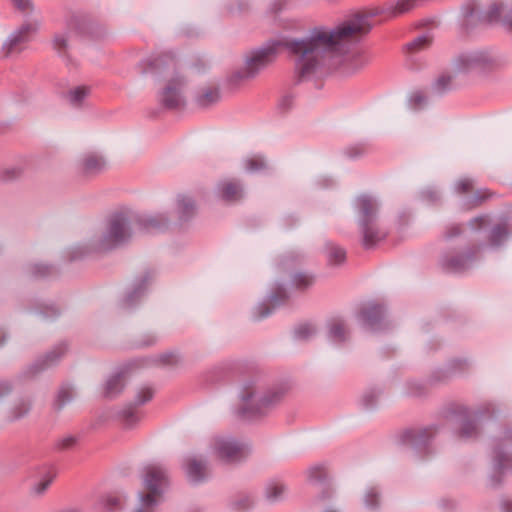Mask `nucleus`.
<instances>
[{"instance_id": "f257e3e1", "label": "nucleus", "mask_w": 512, "mask_h": 512, "mask_svg": "<svg viewBox=\"0 0 512 512\" xmlns=\"http://www.w3.org/2000/svg\"><path fill=\"white\" fill-rule=\"evenodd\" d=\"M373 27L371 16L355 14L334 29L316 27L308 36L287 43L294 60L295 74L306 79L322 68L340 69L351 74L367 64L359 52H350L349 44L367 35Z\"/></svg>"}, {"instance_id": "f03ea898", "label": "nucleus", "mask_w": 512, "mask_h": 512, "mask_svg": "<svg viewBox=\"0 0 512 512\" xmlns=\"http://www.w3.org/2000/svg\"><path fill=\"white\" fill-rule=\"evenodd\" d=\"M283 388L264 389L258 381L245 383L241 391L240 413L246 417L262 415L284 397Z\"/></svg>"}, {"instance_id": "7ed1b4c3", "label": "nucleus", "mask_w": 512, "mask_h": 512, "mask_svg": "<svg viewBox=\"0 0 512 512\" xmlns=\"http://www.w3.org/2000/svg\"><path fill=\"white\" fill-rule=\"evenodd\" d=\"M464 16L467 28L501 23L512 34V1H494L485 10H479L478 3L472 0L465 5Z\"/></svg>"}, {"instance_id": "20e7f679", "label": "nucleus", "mask_w": 512, "mask_h": 512, "mask_svg": "<svg viewBox=\"0 0 512 512\" xmlns=\"http://www.w3.org/2000/svg\"><path fill=\"white\" fill-rule=\"evenodd\" d=\"M358 223L363 235V245L371 248L382 241L387 233L377 224L378 205L369 195H360L355 201Z\"/></svg>"}, {"instance_id": "39448f33", "label": "nucleus", "mask_w": 512, "mask_h": 512, "mask_svg": "<svg viewBox=\"0 0 512 512\" xmlns=\"http://www.w3.org/2000/svg\"><path fill=\"white\" fill-rule=\"evenodd\" d=\"M296 40L297 39L273 41L263 48L252 51L247 55L244 66L232 75L231 80L234 83H238L254 79L263 69L275 60L280 47H284L289 51L287 43Z\"/></svg>"}, {"instance_id": "423d86ee", "label": "nucleus", "mask_w": 512, "mask_h": 512, "mask_svg": "<svg viewBox=\"0 0 512 512\" xmlns=\"http://www.w3.org/2000/svg\"><path fill=\"white\" fill-rule=\"evenodd\" d=\"M167 483L166 470L157 464H150L144 469V486L146 494L140 495V504L135 512H154L160 502L162 488Z\"/></svg>"}, {"instance_id": "0eeeda50", "label": "nucleus", "mask_w": 512, "mask_h": 512, "mask_svg": "<svg viewBox=\"0 0 512 512\" xmlns=\"http://www.w3.org/2000/svg\"><path fill=\"white\" fill-rule=\"evenodd\" d=\"M130 219L125 213H116L108 221L107 228L99 243L97 249L109 250L124 242L131 237Z\"/></svg>"}, {"instance_id": "6e6552de", "label": "nucleus", "mask_w": 512, "mask_h": 512, "mask_svg": "<svg viewBox=\"0 0 512 512\" xmlns=\"http://www.w3.org/2000/svg\"><path fill=\"white\" fill-rule=\"evenodd\" d=\"M492 58L483 52H471L459 55L454 62L456 72L464 73L473 70H484L491 67Z\"/></svg>"}, {"instance_id": "1a4fd4ad", "label": "nucleus", "mask_w": 512, "mask_h": 512, "mask_svg": "<svg viewBox=\"0 0 512 512\" xmlns=\"http://www.w3.org/2000/svg\"><path fill=\"white\" fill-rule=\"evenodd\" d=\"M214 448L217 456L227 463L238 462L247 454L244 445L224 437L215 439Z\"/></svg>"}, {"instance_id": "9d476101", "label": "nucleus", "mask_w": 512, "mask_h": 512, "mask_svg": "<svg viewBox=\"0 0 512 512\" xmlns=\"http://www.w3.org/2000/svg\"><path fill=\"white\" fill-rule=\"evenodd\" d=\"M183 86L184 80L179 76L172 77L168 80L160 95V100L166 108L176 109L184 105L182 95Z\"/></svg>"}, {"instance_id": "9b49d317", "label": "nucleus", "mask_w": 512, "mask_h": 512, "mask_svg": "<svg viewBox=\"0 0 512 512\" xmlns=\"http://www.w3.org/2000/svg\"><path fill=\"white\" fill-rule=\"evenodd\" d=\"M37 28L36 24L28 23L22 25L3 45L4 56L8 57L14 53H19L23 49L24 44L36 33Z\"/></svg>"}, {"instance_id": "f8f14e48", "label": "nucleus", "mask_w": 512, "mask_h": 512, "mask_svg": "<svg viewBox=\"0 0 512 512\" xmlns=\"http://www.w3.org/2000/svg\"><path fill=\"white\" fill-rule=\"evenodd\" d=\"M149 70L156 74H168L176 69V61L173 55L163 53L148 61Z\"/></svg>"}, {"instance_id": "ddd939ff", "label": "nucleus", "mask_w": 512, "mask_h": 512, "mask_svg": "<svg viewBox=\"0 0 512 512\" xmlns=\"http://www.w3.org/2000/svg\"><path fill=\"white\" fill-rule=\"evenodd\" d=\"M185 470L189 480L194 483H199L206 477V464L196 457L187 459Z\"/></svg>"}, {"instance_id": "4468645a", "label": "nucleus", "mask_w": 512, "mask_h": 512, "mask_svg": "<svg viewBox=\"0 0 512 512\" xmlns=\"http://www.w3.org/2000/svg\"><path fill=\"white\" fill-rule=\"evenodd\" d=\"M166 224V219L162 216H143L135 221V227L139 231L153 232L159 230Z\"/></svg>"}, {"instance_id": "2eb2a0df", "label": "nucleus", "mask_w": 512, "mask_h": 512, "mask_svg": "<svg viewBox=\"0 0 512 512\" xmlns=\"http://www.w3.org/2000/svg\"><path fill=\"white\" fill-rule=\"evenodd\" d=\"M106 166L104 159L95 154L86 155L81 162V169L84 174L92 175L101 172Z\"/></svg>"}, {"instance_id": "dca6fc26", "label": "nucleus", "mask_w": 512, "mask_h": 512, "mask_svg": "<svg viewBox=\"0 0 512 512\" xmlns=\"http://www.w3.org/2000/svg\"><path fill=\"white\" fill-rule=\"evenodd\" d=\"M433 428H424L418 430L406 431L403 435L404 441L411 443L415 446L425 444L429 438L434 435Z\"/></svg>"}, {"instance_id": "f3484780", "label": "nucleus", "mask_w": 512, "mask_h": 512, "mask_svg": "<svg viewBox=\"0 0 512 512\" xmlns=\"http://www.w3.org/2000/svg\"><path fill=\"white\" fill-rule=\"evenodd\" d=\"M383 309L378 304H368L361 311V318L363 322L369 326L374 327L382 318Z\"/></svg>"}, {"instance_id": "a211bd4d", "label": "nucleus", "mask_w": 512, "mask_h": 512, "mask_svg": "<svg viewBox=\"0 0 512 512\" xmlns=\"http://www.w3.org/2000/svg\"><path fill=\"white\" fill-rule=\"evenodd\" d=\"M124 372H118L111 376L105 384V396L112 398L118 395L124 387Z\"/></svg>"}, {"instance_id": "6ab92c4d", "label": "nucleus", "mask_w": 512, "mask_h": 512, "mask_svg": "<svg viewBox=\"0 0 512 512\" xmlns=\"http://www.w3.org/2000/svg\"><path fill=\"white\" fill-rule=\"evenodd\" d=\"M221 197L226 201H236L242 197L241 186L234 181H225L220 185Z\"/></svg>"}, {"instance_id": "aec40b11", "label": "nucleus", "mask_w": 512, "mask_h": 512, "mask_svg": "<svg viewBox=\"0 0 512 512\" xmlns=\"http://www.w3.org/2000/svg\"><path fill=\"white\" fill-rule=\"evenodd\" d=\"M348 335V331L345 323L341 319H333L329 323V338L337 343L343 342L346 340Z\"/></svg>"}, {"instance_id": "412c9836", "label": "nucleus", "mask_w": 512, "mask_h": 512, "mask_svg": "<svg viewBox=\"0 0 512 512\" xmlns=\"http://www.w3.org/2000/svg\"><path fill=\"white\" fill-rule=\"evenodd\" d=\"M285 490V485L281 481L272 480L266 484L264 495L267 501L275 502L282 498Z\"/></svg>"}, {"instance_id": "4be33fe9", "label": "nucleus", "mask_w": 512, "mask_h": 512, "mask_svg": "<svg viewBox=\"0 0 512 512\" xmlns=\"http://www.w3.org/2000/svg\"><path fill=\"white\" fill-rule=\"evenodd\" d=\"M286 298V294L284 291H280V295H272L269 299V304L262 303L258 307H256L255 310V318L256 319H262L266 316H268L271 313V310L269 306L275 307L280 302H282Z\"/></svg>"}, {"instance_id": "5701e85b", "label": "nucleus", "mask_w": 512, "mask_h": 512, "mask_svg": "<svg viewBox=\"0 0 512 512\" xmlns=\"http://www.w3.org/2000/svg\"><path fill=\"white\" fill-rule=\"evenodd\" d=\"M125 503V499L116 494H108L101 498L98 505L101 509L106 511H116L122 508Z\"/></svg>"}, {"instance_id": "b1692460", "label": "nucleus", "mask_w": 512, "mask_h": 512, "mask_svg": "<svg viewBox=\"0 0 512 512\" xmlns=\"http://www.w3.org/2000/svg\"><path fill=\"white\" fill-rule=\"evenodd\" d=\"M30 410L29 402L25 400H19L13 404V406L7 411L5 418L8 421H15L25 416Z\"/></svg>"}, {"instance_id": "393cba45", "label": "nucleus", "mask_w": 512, "mask_h": 512, "mask_svg": "<svg viewBox=\"0 0 512 512\" xmlns=\"http://www.w3.org/2000/svg\"><path fill=\"white\" fill-rule=\"evenodd\" d=\"M219 99L220 93L217 88H207L197 97V103L201 107H209Z\"/></svg>"}, {"instance_id": "a878e982", "label": "nucleus", "mask_w": 512, "mask_h": 512, "mask_svg": "<svg viewBox=\"0 0 512 512\" xmlns=\"http://www.w3.org/2000/svg\"><path fill=\"white\" fill-rule=\"evenodd\" d=\"M512 468V457L499 450L494 451V469L497 473H504Z\"/></svg>"}, {"instance_id": "bb28decb", "label": "nucleus", "mask_w": 512, "mask_h": 512, "mask_svg": "<svg viewBox=\"0 0 512 512\" xmlns=\"http://www.w3.org/2000/svg\"><path fill=\"white\" fill-rule=\"evenodd\" d=\"M120 417L126 427H132L140 421L142 415L135 407L129 406L122 410Z\"/></svg>"}, {"instance_id": "cd10ccee", "label": "nucleus", "mask_w": 512, "mask_h": 512, "mask_svg": "<svg viewBox=\"0 0 512 512\" xmlns=\"http://www.w3.org/2000/svg\"><path fill=\"white\" fill-rule=\"evenodd\" d=\"M74 397L73 390L69 386H63L58 391L54 406L56 410H61L66 404L70 403Z\"/></svg>"}, {"instance_id": "c85d7f7f", "label": "nucleus", "mask_w": 512, "mask_h": 512, "mask_svg": "<svg viewBox=\"0 0 512 512\" xmlns=\"http://www.w3.org/2000/svg\"><path fill=\"white\" fill-rule=\"evenodd\" d=\"M328 261L330 264L338 265L345 261L346 252L333 244L327 245Z\"/></svg>"}, {"instance_id": "c756f323", "label": "nucleus", "mask_w": 512, "mask_h": 512, "mask_svg": "<svg viewBox=\"0 0 512 512\" xmlns=\"http://www.w3.org/2000/svg\"><path fill=\"white\" fill-rule=\"evenodd\" d=\"M468 260L469 259L464 256L445 258L443 266L449 271L457 272L466 268Z\"/></svg>"}, {"instance_id": "7c9ffc66", "label": "nucleus", "mask_w": 512, "mask_h": 512, "mask_svg": "<svg viewBox=\"0 0 512 512\" xmlns=\"http://www.w3.org/2000/svg\"><path fill=\"white\" fill-rule=\"evenodd\" d=\"M507 235H508L507 224L497 225L491 231L489 241H490L491 245L498 246L506 239Z\"/></svg>"}, {"instance_id": "2f4dec72", "label": "nucleus", "mask_w": 512, "mask_h": 512, "mask_svg": "<svg viewBox=\"0 0 512 512\" xmlns=\"http://www.w3.org/2000/svg\"><path fill=\"white\" fill-rule=\"evenodd\" d=\"M55 478L51 471L47 472L37 483L34 484L32 491L35 495H42L49 488Z\"/></svg>"}, {"instance_id": "473e14b6", "label": "nucleus", "mask_w": 512, "mask_h": 512, "mask_svg": "<svg viewBox=\"0 0 512 512\" xmlns=\"http://www.w3.org/2000/svg\"><path fill=\"white\" fill-rule=\"evenodd\" d=\"M89 93L90 89L88 87L79 86L69 92L68 98L71 104L79 106Z\"/></svg>"}, {"instance_id": "72a5a7b5", "label": "nucleus", "mask_w": 512, "mask_h": 512, "mask_svg": "<svg viewBox=\"0 0 512 512\" xmlns=\"http://www.w3.org/2000/svg\"><path fill=\"white\" fill-rule=\"evenodd\" d=\"M178 209L180 218L186 219L193 214L195 207L190 198L182 196L178 199Z\"/></svg>"}, {"instance_id": "f704fd0d", "label": "nucleus", "mask_w": 512, "mask_h": 512, "mask_svg": "<svg viewBox=\"0 0 512 512\" xmlns=\"http://www.w3.org/2000/svg\"><path fill=\"white\" fill-rule=\"evenodd\" d=\"M432 38L430 35L425 34L415 38L413 41L407 44V49L413 52L420 51L430 46Z\"/></svg>"}, {"instance_id": "c9c22d12", "label": "nucleus", "mask_w": 512, "mask_h": 512, "mask_svg": "<svg viewBox=\"0 0 512 512\" xmlns=\"http://www.w3.org/2000/svg\"><path fill=\"white\" fill-rule=\"evenodd\" d=\"M491 193L488 190H478L476 193L468 198L465 202L467 208H474L481 205L485 200L491 197Z\"/></svg>"}, {"instance_id": "e433bc0d", "label": "nucleus", "mask_w": 512, "mask_h": 512, "mask_svg": "<svg viewBox=\"0 0 512 512\" xmlns=\"http://www.w3.org/2000/svg\"><path fill=\"white\" fill-rule=\"evenodd\" d=\"M316 330L310 323H303L296 327L295 337L300 340H306L315 334Z\"/></svg>"}, {"instance_id": "4c0bfd02", "label": "nucleus", "mask_w": 512, "mask_h": 512, "mask_svg": "<svg viewBox=\"0 0 512 512\" xmlns=\"http://www.w3.org/2000/svg\"><path fill=\"white\" fill-rule=\"evenodd\" d=\"M452 83H453V76L449 73H445V74L440 75L437 78L434 86L437 91L443 92L447 89H450L452 87Z\"/></svg>"}, {"instance_id": "58836bf2", "label": "nucleus", "mask_w": 512, "mask_h": 512, "mask_svg": "<svg viewBox=\"0 0 512 512\" xmlns=\"http://www.w3.org/2000/svg\"><path fill=\"white\" fill-rule=\"evenodd\" d=\"M313 283V277L305 273H297L293 277V284L299 289H305Z\"/></svg>"}, {"instance_id": "ea45409f", "label": "nucleus", "mask_w": 512, "mask_h": 512, "mask_svg": "<svg viewBox=\"0 0 512 512\" xmlns=\"http://www.w3.org/2000/svg\"><path fill=\"white\" fill-rule=\"evenodd\" d=\"M154 395V390L151 387L144 386L139 389L136 395V403L138 405H143L146 402L150 401Z\"/></svg>"}, {"instance_id": "a19ab883", "label": "nucleus", "mask_w": 512, "mask_h": 512, "mask_svg": "<svg viewBox=\"0 0 512 512\" xmlns=\"http://www.w3.org/2000/svg\"><path fill=\"white\" fill-rule=\"evenodd\" d=\"M477 435V428L471 421H465L460 429L459 436L461 438H472Z\"/></svg>"}, {"instance_id": "79ce46f5", "label": "nucleus", "mask_w": 512, "mask_h": 512, "mask_svg": "<svg viewBox=\"0 0 512 512\" xmlns=\"http://www.w3.org/2000/svg\"><path fill=\"white\" fill-rule=\"evenodd\" d=\"M326 468L323 465H316L308 470V478L311 481H320L326 477Z\"/></svg>"}, {"instance_id": "37998d69", "label": "nucleus", "mask_w": 512, "mask_h": 512, "mask_svg": "<svg viewBox=\"0 0 512 512\" xmlns=\"http://www.w3.org/2000/svg\"><path fill=\"white\" fill-rule=\"evenodd\" d=\"M473 188H474V183H473V180L470 178L460 179L456 183V187H455L457 193H459V194L469 193L473 190Z\"/></svg>"}, {"instance_id": "c03bdc74", "label": "nucleus", "mask_w": 512, "mask_h": 512, "mask_svg": "<svg viewBox=\"0 0 512 512\" xmlns=\"http://www.w3.org/2000/svg\"><path fill=\"white\" fill-rule=\"evenodd\" d=\"M66 351L64 346H58L45 357V366L55 363Z\"/></svg>"}, {"instance_id": "a18cd8bd", "label": "nucleus", "mask_w": 512, "mask_h": 512, "mask_svg": "<svg viewBox=\"0 0 512 512\" xmlns=\"http://www.w3.org/2000/svg\"><path fill=\"white\" fill-rule=\"evenodd\" d=\"M365 504L369 508H376L378 506L379 494L375 488L367 491L364 498Z\"/></svg>"}, {"instance_id": "49530a36", "label": "nucleus", "mask_w": 512, "mask_h": 512, "mask_svg": "<svg viewBox=\"0 0 512 512\" xmlns=\"http://www.w3.org/2000/svg\"><path fill=\"white\" fill-rule=\"evenodd\" d=\"M265 167L264 160L259 156H254L246 160V168L249 171H257Z\"/></svg>"}, {"instance_id": "de8ad7c7", "label": "nucleus", "mask_w": 512, "mask_h": 512, "mask_svg": "<svg viewBox=\"0 0 512 512\" xmlns=\"http://www.w3.org/2000/svg\"><path fill=\"white\" fill-rule=\"evenodd\" d=\"M14 6L22 12H30L33 9L31 0H11Z\"/></svg>"}, {"instance_id": "09e8293b", "label": "nucleus", "mask_w": 512, "mask_h": 512, "mask_svg": "<svg viewBox=\"0 0 512 512\" xmlns=\"http://www.w3.org/2000/svg\"><path fill=\"white\" fill-rule=\"evenodd\" d=\"M53 43L54 48L59 52L64 51L67 47V37L65 35H56Z\"/></svg>"}, {"instance_id": "8fccbe9b", "label": "nucleus", "mask_w": 512, "mask_h": 512, "mask_svg": "<svg viewBox=\"0 0 512 512\" xmlns=\"http://www.w3.org/2000/svg\"><path fill=\"white\" fill-rule=\"evenodd\" d=\"M178 360V356L174 353H165L160 356V362L165 365H174Z\"/></svg>"}, {"instance_id": "3c124183", "label": "nucleus", "mask_w": 512, "mask_h": 512, "mask_svg": "<svg viewBox=\"0 0 512 512\" xmlns=\"http://www.w3.org/2000/svg\"><path fill=\"white\" fill-rule=\"evenodd\" d=\"M487 221V216H478L472 219L469 224L472 229H480L487 223Z\"/></svg>"}, {"instance_id": "603ef678", "label": "nucleus", "mask_w": 512, "mask_h": 512, "mask_svg": "<svg viewBox=\"0 0 512 512\" xmlns=\"http://www.w3.org/2000/svg\"><path fill=\"white\" fill-rule=\"evenodd\" d=\"M76 443V438L74 436L64 437L59 441V447L62 449H69L73 447Z\"/></svg>"}, {"instance_id": "864d4df0", "label": "nucleus", "mask_w": 512, "mask_h": 512, "mask_svg": "<svg viewBox=\"0 0 512 512\" xmlns=\"http://www.w3.org/2000/svg\"><path fill=\"white\" fill-rule=\"evenodd\" d=\"M461 227L459 225H451L447 228V231L445 233V237L447 239H450L452 237L458 236L461 233Z\"/></svg>"}, {"instance_id": "5fc2aeb1", "label": "nucleus", "mask_w": 512, "mask_h": 512, "mask_svg": "<svg viewBox=\"0 0 512 512\" xmlns=\"http://www.w3.org/2000/svg\"><path fill=\"white\" fill-rule=\"evenodd\" d=\"M48 272H49V267L48 266H45V265H35L33 267V273L35 275L44 276V275L48 274Z\"/></svg>"}, {"instance_id": "6e6d98bb", "label": "nucleus", "mask_w": 512, "mask_h": 512, "mask_svg": "<svg viewBox=\"0 0 512 512\" xmlns=\"http://www.w3.org/2000/svg\"><path fill=\"white\" fill-rule=\"evenodd\" d=\"M11 392V386L7 382H0V401Z\"/></svg>"}, {"instance_id": "4d7b16f0", "label": "nucleus", "mask_w": 512, "mask_h": 512, "mask_svg": "<svg viewBox=\"0 0 512 512\" xmlns=\"http://www.w3.org/2000/svg\"><path fill=\"white\" fill-rule=\"evenodd\" d=\"M414 98H415V100H416L417 102H419V103H420V102H422V101H424V98H423L422 96H419V95H415V96H414Z\"/></svg>"}, {"instance_id": "13d9d810", "label": "nucleus", "mask_w": 512, "mask_h": 512, "mask_svg": "<svg viewBox=\"0 0 512 512\" xmlns=\"http://www.w3.org/2000/svg\"><path fill=\"white\" fill-rule=\"evenodd\" d=\"M492 485H497L499 483V480H495L494 477H492Z\"/></svg>"}, {"instance_id": "bf43d9fd", "label": "nucleus", "mask_w": 512, "mask_h": 512, "mask_svg": "<svg viewBox=\"0 0 512 512\" xmlns=\"http://www.w3.org/2000/svg\"><path fill=\"white\" fill-rule=\"evenodd\" d=\"M132 300H133V295H129L127 298V302L130 303V302H132Z\"/></svg>"}, {"instance_id": "052dcab7", "label": "nucleus", "mask_w": 512, "mask_h": 512, "mask_svg": "<svg viewBox=\"0 0 512 512\" xmlns=\"http://www.w3.org/2000/svg\"><path fill=\"white\" fill-rule=\"evenodd\" d=\"M153 342H154V339H153V340H151L150 342H147L146 344H147V345H150V344H151V343H153Z\"/></svg>"}, {"instance_id": "680f3d73", "label": "nucleus", "mask_w": 512, "mask_h": 512, "mask_svg": "<svg viewBox=\"0 0 512 512\" xmlns=\"http://www.w3.org/2000/svg\"><path fill=\"white\" fill-rule=\"evenodd\" d=\"M326 512H334V511H326Z\"/></svg>"}]
</instances>
